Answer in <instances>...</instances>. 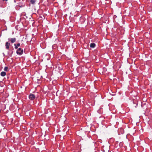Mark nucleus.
<instances>
[{
	"label": "nucleus",
	"instance_id": "nucleus-1",
	"mask_svg": "<svg viewBox=\"0 0 152 152\" xmlns=\"http://www.w3.org/2000/svg\"><path fill=\"white\" fill-rule=\"evenodd\" d=\"M23 50L21 48H18L16 51L17 54L19 55H21L23 53Z\"/></svg>",
	"mask_w": 152,
	"mask_h": 152
},
{
	"label": "nucleus",
	"instance_id": "nucleus-2",
	"mask_svg": "<svg viewBox=\"0 0 152 152\" xmlns=\"http://www.w3.org/2000/svg\"><path fill=\"white\" fill-rule=\"evenodd\" d=\"M36 96L33 94H31L29 95V98L31 100H33L35 99Z\"/></svg>",
	"mask_w": 152,
	"mask_h": 152
},
{
	"label": "nucleus",
	"instance_id": "nucleus-3",
	"mask_svg": "<svg viewBox=\"0 0 152 152\" xmlns=\"http://www.w3.org/2000/svg\"><path fill=\"white\" fill-rule=\"evenodd\" d=\"M9 41H11L12 43L15 42L16 41V39L15 38H8Z\"/></svg>",
	"mask_w": 152,
	"mask_h": 152
},
{
	"label": "nucleus",
	"instance_id": "nucleus-4",
	"mask_svg": "<svg viewBox=\"0 0 152 152\" xmlns=\"http://www.w3.org/2000/svg\"><path fill=\"white\" fill-rule=\"evenodd\" d=\"M10 45V43H9L8 42H6L5 43V46L6 47V48L8 49L9 48V46Z\"/></svg>",
	"mask_w": 152,
	"mask_h": 152
},
{
	"label": "nucleus",
	"instance_id": "nucleus-5",
	"mask_svg": "<svg viewBox=\"0 0 152 152\" xmlns=\"http://www.w3.org/2000/svg\"><path fill=\"white\" fill-rule=\"evenodd\" d=\"M95 44L94 43H91L90 45L91 48H94L95 47Z\"/></svg>",
	"mask_w": 152,
	"mask_h": 152
},
{
	"label": "nucleus",
	"instance_id": "nucleus-6",
	"mask_svg": "<svg viewBox=\"0 0 152 152\" xmlns=\"http://www.w3.org/2000/svg\"><path fill=\"white\" fill-rule=\"evenodd\" d=\"M6 75V73L5 72H2L1 73V75L2 76H4Z\"/></svg>",
	"mask_w": 152,
	"mask_h": 152
},
{
	"label": "nucleus",
	"instance_id": "nucleus-7",
	"mask_svg": "<svg viewBox=\"0 0 152 152\" xmlns=\"http://www.w3.org/2000/svg\"><path fill=\"white\" fill-rule=\"evenodd\" d=\"M35 1H36L35 0H31L30 2L31 4H34L35 3Z\"/></svg>",
	"mask_w": 152,
	"mask_h": 152
},
{
	"label": "nucleus",
	"instance_id": "nucleus-8",
	"mask_svg": "<svg viewBox=\"0 0 152 152\" xmlns=\"http://www.w3.org/2000/svg\"><path fill=\"white\" fill-rule=\"evenodd\" d=\"M8 68L7 67H5L4 69V71H7Z\"/></svg>",
	"mask_w": 152,
	"mask_h": 152
},
{
	"label": "nucleus",
	"instance_id": "nucleus-9",
	"mask_svg": "<svg viewBox=\"0 0 152 152\" xmlns=\"http://www.w3.org/2000/svg\"><path fill=\"white\" fill-rule=\"evenodd\" d=\"M14 45L15 46V49H17L18 48V47L17 46L16 44H14Z\"/></svg>",
	"mask_w": 152,
	"mask_h": 152
},
{
	"label": "nucleus",
	"instance_id": "nucleus-10",
	"mask_svg": "<svg viewBox=\"0 0 152 152\" xmlns=\"http://www.w3.org/2000/svg\"><path fill=\"white\" fill-rule=\"evenodd\" d=\"M16 45L18 47L20 46V44L19 43H18L16 44Z\"/></svg>",
	"mask_w": 152,
	"mask_h": 152
},
{
	"label": "nucleus",
	"instance_id": "nucleus-11",
	"mask_svg": "<svg viewBox=\"0 0 152 152\" xmlns=\"http://www.w3.org/2000/svg\"><path fill=\"white\" fill-rule=\"evenodd\" d=\"M3 0V1H7L8 0Z\"/></svg>",
	"mask_w": 152,
	"mask_h": 152
}]
</instances>
